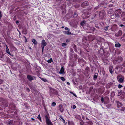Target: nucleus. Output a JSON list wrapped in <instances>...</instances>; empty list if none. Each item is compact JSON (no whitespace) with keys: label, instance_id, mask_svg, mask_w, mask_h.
<instances>
[{"label":"nucleus","instance_id":"obj_1","mask_svg":"<svg viewBox=\"0 0 125 125\" xmlns=\"http://www.w3.org/2000/svg\"><path fill=\"white\" fill-rule=\"evenodd\" d=\"M105 15V13L104 10L100 11L99 12V17L101 19H102Z\"/></svg>","mask_w":125,"mask_h":125},{"label":"nucleus","instance_id":"obj_2","mask_svg":"<svg viewBox=\"0 0 125 125\" xmlns=\"http://www.w3.org/2000/svg\"><path fill=\"white\" fill-rule=\"evenodd\" d=\"M117 78L118 81L120 83H122L123 82L124 78L122 76V75H118Z\"/></svg>","mask_w":125,"mask_h":125},{"label":"nucleus","instance_id":"obj_3","mask_svg":"<svg viewBox=\"0 0 125 125\" xmlns=\"http://www.w3.org/2000/svg\"><path fill=\"white\" fill-rule=\"evenodd\" d=\"M87 29L88 30V32L89 33L93 32L95 30V28L90 26H88Z\"/></svg>","mask_w":125,"mask_h":125},{"label":"nucleus","instance_id":"obj_4","mask_svg":"<svg viewBox=\"0 0 125 125\" xmlns=\"http://www.w3.org/2000/svg\"><path fill=\"white\" fill-rule=\"evenodd\" d=\"M90 15V13H89V12H84L82 14V16L83 19H85L88 18Z\"/></svg>","mask_w":125,"mask_h":125},{"label":"nucleus","instance_id":"obj_5","mask_svg":"<svg viewBox=\"0 0 125 125\" xmlns=\"http://www.w3.org/2000/svg\"><path fill=\"white\" fill-rule=\"evenodd\" d=\"M78 62L81 65L83 66L86 63V62L84 61L83 59H78Z\"/></svg>","mask_w":125,"mask_h":125},{"label":"nucleus","instance_id":"obj_6","mask_svg":"<svg viewBox=\"0 0 125 125\" xmlns=\"http://www.w3.org/2000/svg\"><path fill=\"white\" fill-rule=\"evenodd\" d=\"M8 104L7 102H3L1 104H0V108L1 107L5 108L6 107L8 106Z\"/></svg>","mask_w":125,"mask_h":125},{"label":"nucleus","instance_id":"obj_7","mask_svg":"<svg viewBox=\"0 0 125 125\" xmlns=\"http://www.w3.org/2000/svg\"><path fill=\"white\" fill-rule=\"evenodd\" d=\"M46 122L47 124L49 125H53L52 123L48 118V116L46 115L45 116Z\"/></svg>","mask_w":125,"mask_h":125},{"label":"nucleus","instance_id":"obj_8","mask_svg":"<svg viewBox=\"0 0 125 125\" xmlns=\"http://www.w3.org/2000/svg\"><path fill=\"white\" fill-rule=\"evenodd\" d=\"M35 78V77L32 76L31 75H28L27 76V78L30 81L34 80Z\"/></svg>","mask_w":125,"mask_h":125},{"label":"nucleus","instance_id":"obj_9","mask_svg":"<svg viewBox=\"0 0 125 125\" xmlns=\"http://www.w3.org/2000/svg\"><path fill=\"white\" fill-rule=\"evenodd\" d=\"M47 45V43L44 40L42 41L41 43V46L42 48H44V47Z\"/></svg>","mask_w":125,"mask_h":125},{"label":"nucleus","instance_id":"obj_10","mask_svg":"<svg viewBox=\"0 0 125 125\" xmlns=\"http://www.w3.org/2000/svg\"><path fill=\"white\" fill-rule=\"evenodd\" d=\"M9 107L11 109L15 110V106L14 104L13 103H11L10 104Z\"/></svg>","mask_w":125,"mask_h":125},{"label":"nucleus","instance_id":"obj_11","mask_svg":"<svg viewBox=\"0 0 125 125\" xmlns=\"http://www.w3.org/2000/svg\"><path fill=\"white\" fill-rule=\"evenodd\" d=\"M104 53V51L102 48H100V49H99L98 52V54H100L101 55H103Z\"/></svg>","mask_w":125,"mask_h":125},{"label":"nucleus","instance_id":"obj_12","mask_svg":"<svg viewBox=\"0 0 125 125\" xmlns=\"http://www.w3.org/2000/svg\"><path fill=\"white\" fill-rule=\"evenodd\" d=\"M89 4V3L87 1H86L82 3L81 4L82 6L84 7L85 6L88 5Z\"/></svg>","mask_w":125,"mask_h":125},{"label":"nucleus","instance_id":"obj_13","mask_svg":"<svg viewBox=\"0 0 125 125\" xmlns=\"http://www.w3.org/2000/svg\"><path fill=\"white\" fill-rule=\"evenodd\" d=\"M59 73L61 74H64L65 73V72L64 71V68L63 67H62L60 71L59 72Z\"/></svg>","mask_w":125,"mask_h":125},{"label":"nucleus","instance_id":"obj_14","mask_svg":"<svg viewBox=\"0 0 125 125\" xmlns=\"http://www.w3.org/2000/svg\"><path fill=\"white\" fill-rule=\"evenodd\" d=\"M109 69L110 72L111 74L113 73L114 69L113 67L112 66H110L109 67Z\"/></svg>","mask_w":125,"mask_h":125},{"label":"nucleus","instance_id":"obj_15","mask_svg":"<svg viewBox=\"0 0 125 125\" xmlns=\"http://www.w3.org/2000/svg\"><path fill=\"white\" fill-rule=\"evenodd\" d=\"M63 33L65 34H68V35H70V34H73V35H75V34H72L71 33L68 31H63Z\"/></svg>","mask_w":125,"mask_h":125},{"label":"nucleus","instance_id":"obj_16","mask_svg":"<svg viewBox=\"0 0 125 125\" xmlns=\"http://www.w3.org/2000/svg\"><path fill=\"white\" fill-rule=\"evenodd\" d=\"M62 104H61L59 105V107L60 108V111L62 112H63L64 109L63 108V107L62 105Z\"/></svg>","mask_w":125,"mask_h":125},{"label":"nucleus","instance_id":"obj_17","mask_svg":"<svg viewBox=\"0 0 125 125\" xmlns=\"http://www.w3.org/2000/svg\"><path fill=\"white\" fill-rule=\"evenodd\" d=\"M98 74L97 73H95L94 75L93 79L94 80H96L98 77Z\"/></svg>","mask_w":125,"mask_h":125},{"label":"nucleus","instance_id":"obj_18","mask_svg":"<svg viewBox=\"0 0 125 125\" xmlns=\"http://www.w3.org/2000/svg\"><path fill=\"white\" fill-rule=\"evenodd\" d=\"M86 23V22L85 20H83L81 22L80 24L82 26H83Z\"/></svg>","mask_w":125,"mask_h":125},{"label":"nucleus","instance_id":"obj_19","mask_svg":"<svg viewBox=\"0 0 125 125\" xmlns=\"http://www.w3.org/2000/svg\"><path fill=\"white\" fill-rule=\"evenodd\" d=\"M0 102H7V100L4 98L0 97Z\"/></svg>","mask_w":125,"mask_h":125},{"label":"nucleus","instance_id":"obj_20","mask_svg":"<svg viewBox=\"0 0 125 125\" xmlns=\"http://www.w3.org/2000/svg\"><path fill=\"white\" fill-rule=\"evenodd\" d=\"M113 11L112 10V9H110L108 10L107 11V13L108 14H111L113 12Z\"/></svg>","mask_w":125,"mask_h":125},{"label":"nucleus","instance_id":"obj_21","mask_svg":"<svg viewBox=\"0 0 125 125\" xmlns=\"http://www.w3.org/2000/svg\"><path fill=\"white\" fill-rule=\"evenodd\" d=\"M116 102L117 103V107L118 108L120 107L121 106L122 104L121 103L118 101H117Z\"/></svg>","mask_w":125,"mask_h":125},{"label":"nucleus","instance_id":"obj_22","mask_svg":"<svg viewBox=\"0 0 125 125\" xmlns=\"http://www.w3.org/2000/svg\"><path fill=\"white\" fill-rule=\"evenodd\" d=\"M104 102H108L109 101V98L107 96L105 97L104 98Z\"/></svg>","mask_w":125,"mask_h":125},{"label":"nucleus","instance_id":"obj_23","mask_svg":"<svg viewBox=\"0 0 125 125\" xmlns=\"http://www.w3.org/2000/svg\"><path fill=\"white\" fill-rule=\"evenodd\" d=\"M32 42L35 45H36L37 44V41L35 39H33L32 40Z\"/></svg>","mask_w":125,"mask_h":125},{"label":"nucleus","instance_id":"obj_24","mask_svg":"<svg viewBox=\"0 0 125 125\" xmlns=\"http://www.w3.org/2000/svg\"><path fill=\"white\" fill-rule=\"evenodd\" d=\"M122 31L121 30L119 31L117 33V34L118 36H121L122 34Z\"/></svg>","mask_w":125,"mask_h":125},{"label":"nucleus","instance_id":"obj_25","mask_svg":"<svg viewBox=\"0 0 125 125\" xmlns=\"http://www.w3.org/2000/svg\"><path fill=\"white\" fill-rule=\"evenodd\" d=\"M116 11L117 12V13H119V14H120L121 12V11L120 9H118V10H116Z\"/></svg>","mask_w":125,"mask_h":125},{"label":"nucleus","instance_id":"obj_26","mask_svg":"<svg viewBox=\"0 0 125 125\" xmlns=\"http://www.w3.org/2000/svg\"><path fill=\"white\" fill-rule=\"evenodd\" d=\"M121 45L118 43L115 44V46L116 47H119Z\"/></svg>","mask_w":125,"mask_h":125},{"label":"nucleus","instance_id":"obj_27","mask_svg":"<svg viewBox=\"0 0 125 125\" xmlns=\"http://www.w3.org/2000/svg\"><path fill=\"white\" fill-rule=\"evenodd\" d=\"M6 52L7 53H8L9 52V50L8 48V46L7 45H6Z\"/></svg>","mask_w":125,"mask_h":125},{"label":"nucleus","instance_id":"obj_28","mask_svg":"<svg viewBox=\"0 0 125 125\" xmlns=\"http://www.w3.org/2000/svg\"><path fill=\"white\" fill-rule=\"evenodd\" d=\"M60 117L61 119H62L63 122L65 123V121L64 119L62 117V116L60 115Z\"/></svg>","mask_w":125,"mask_h":125},{"label":"nucleus","instance_id":"obj_29","mask_svg":"<svg viewBox=\"0 0 125 125\" xmlns=\"http://www.w3.org/2000/svg\"><path fill=\"white\" fill-rule=\"evenodd\" d=\"M111 104H109L107 105H106V106L108 108H110V107H111Z\"/></svg>","mask_w":125,"mask_h":125},{"label":"nucleus","instance_id":"obj_30","mask_svg":"<svg viewBox=\"0 0 125 125\" xmlns=\"http://www.w3.org/2000/svg\"><path fill=\"white\" fill-rule=\"evenodd\" d=\"M15 65H16V64H15L14 65H13L12 66V68H13V69L14 70H17V68L16 67H15Z\"/></svg>","mask_w":125,"mask_h":125},{"label":"nucleus","instance_id":"obj_31","mask_svg":"<svg viewBox=\"0 0 125 125\" xmlns=\"http://www.w3.org/2000/svg\"><path fill=\"white\" fill-rule=\"evenodd\" d=\"M52 61V59L51 58L50 59L48 60L47 62L49 63H51Z\"/></svg>","mask_w":125,"mask_h":125},{"label":"nucleus","instance_id":"obj_32","mask_svg":"<svg viewBox=\"0 0 125 125\" xmlns=\"http://www.w3.org/2000/svg\"><path fill=\"white\" fill-rule=\"evenodd\" d=\"M41 79L42 81H44V82H46L48 81L47 80L45 79L41 78Z\"/></svg>","mask_w":125,"mask_h":125},{"label":"nucleus","instance_id":"obj_33","mask_svg":"<svg viewBox=\"0 0 125 125\" xmlns=\"http://www.w3.org/2000/svg\"><path fill=\"white\" fill-rule=\"evenodd\" d=\"M69 125H74L73 123V122H68Z\"/></svg>","mask_w":125,"mask_h":125},{"label":"nucleus","instance_id":"obj_34","mask_svg":"<svg viewBox=\"0 0 125 125\" xmlns=\"http://www.w3.org/2000/svg\"><path fill=\"white\" fill-rule=\"evenodd\" d=\"M125 16V12H123L121 15V17H123Z\"/></svg>","mask_w":125,"mask_h":125},{"label":"nucleus","instance_id":"obj_35","mask_svg":"<svg viewBox=\"0 0 125 125\" xmlns=\"http://www.w3.org/2000/svg\"><path fill=\"white\" fill-rule=\"evenodd\" d=\"M99 8V7L98 6H97V7H95L94 10V11H96V10L97 9H98Z\"/></svg>","mask_w":125,"mask_h":125},{"label":"nucleus","instance_id":"obj_36","mask_svg":"<svg viewBox=\"0 0 125 125\" xmlns=\"http://www.w3.org/2000/svg\"><path fill=\"white\" fill-rule=\"evenodd\" d=\"M22 33H23L24 34H27V32L26 31V29L24 30L22 32Z\"/></svg>","mask_w":125,"mask_h":125},{"label":"nucleus","instance_id":"obj_37","mask_svg":"<svg viewBox=\"0 0 125 125\" xmlns=\"http://www.w3.org/2000/svg\"><path fill=\"white\" fill-rule=\"evenodd\" d=\"M116 16L114 14H113L111 16V18L112 19H114L115 17Z\"/></svg>","mask_w":125,"mask_h":125},{"label":"nucleus","instance_id":"obj_38","mask_svg":"<svg viewBox=\"0 0 125 125\" xmlns=\"http://www.w3.org/2000/svg\"><path fill=\"white\" fill-rule=\"evenodd\" d=\"M77 16L78 15L76 13V12H75L74 14V17H77Z\"/></svg>","mask_w":125,"mask_h":125},{"label":"nucleus","instance_id":"obj_39","mask_svg":"<svg viewBox=\"0 0 125 125\" xmlns=\"http://www.w3.org/2000/svg\"><path fill=\"white\" fill-rule=\"evenodd\" d=\"M66 44L65 43H63L62 44V46L64 47L66 46Z\"/></svg>","mask_w":125,"mask_h":125},{"label":"nucleus","instance_id":"obj_40","mask_svg":"<svg viewBox=\"0 0 125 125\" xmlns=\"http://www.w3.org/2000/svg\"><path fill=\"white\" fill-rule=\"evenodd\" d=\"M60 78L63 81H64L65 80V78L64 77H60Z\"/></svg>","mask_w":125,"mask_h":125},{"label":"nucleus","instance_id":"obj_41","mask_svg":"<svg viewBox=\"0 0 125 125\" xmlns=\"http://www.w3.org/2000/svg\"><path fill=\"white\" fill-rule=\"evenodd\" d=\"M122 91L120 90V91L118 92V96H120L121 94Z\"/></svg>","mask_w":125,"mask_h":125},{"label":"nucleus","instance_id":"obj_42","mask_svg":"<svg viewBox=\"0 0 125 125\" xmlns=\"http://www.w3.org/2000/svg\"><path fill=\"white\" fill-rule=\"evenodd\" d=\"M101 84V82H97L96 84L98 85H100Z\"/></svg>","mask_w":125,"mask_h":125},{"label":"nucleus","instance_id":"obj_43","mask_svg":"<svg viewBox=\"0 0 125 125\" xmlns=\"http://www.w3.org/2000/svg\"><path fill=\"white\" fill-rule=\"evenodd\" d=\"M70 93H71L72 94H73L75 97H77V96L76 95V94H74V93H73V92H70Z\"/></svg>","mask_w":125,"mask_h":125},{"label":"nucleus","instance_id":"obj_44","mask_svg":"<svg viewBox=\"0 0 125 125\" xmlns=\"http://www.w3.org/2000/svg\"><path fill=\"white\" fill-rule=\"evenodd\" d=\"M3 82V80L0 79V85L2 84V83Z\"/></svg>","mask_w":125,"mask_h":125},{"label":"nucleus","instance_id":"obj_45","mask_svg":"<svg viewBox=\"0 0 125 125\" xmlns=\"http://www.w3.org/2000/svg\"><path fill=\"white\" fill-rule=\"evenodd\" d=\"M37 118L38 119H39L41 121V119L40 117V115L39 114L37 117Z\"/></svg>","mask_w":125,"mask_h":125},{"label":"nucleus","instance_id":"obj_46","mask_svg":"<svg viewBox=\"0 0 125 125\" xmlns=\"http://www.w3.org/2000/svg\"><path fill=\"white\" fill-rule=\"evenodd\" d=\"M101 101L102 103H103L104 102V99L103 97H102L101 99Z\"/></svg>","mask_w":125,"mask_h":125},{"label":"nucleus","instance_id":"obj_47","mask_svg":"<svg viewBox=\"0 0 125 125\" xmlns=\"http://www.w3.org/2000/svg\"><path fill=\"white\" fill-rule=\"evenodd\" d=\"M118 58L119 59H120L121 61H122L123 59L120 56Z\"/></svg>","mask_w":125,"mask_h":125},{"label":"nucleus","instance_id":"obj_48","mask_svg":"<svg viewBox=\"0 0 125 125\" xmlns=\"http://www.w3.org/2000/svg\"><path fill=\"white\" fill-rule=\"evenodd\" d=\"M123 86L120 85V84H119L118 86V87L119 88H120L121 87H122Z\"/></svg>","mask_w":125,"mask_h":125},{"label":"nucleus","instance_id":"obj_49","mask_svg":"<svg viewBox=\"0 0 125 125\" xmlns=\"http://www.w3.org/2000/svg\"><path fill=\"white\" fill-rule=\"evenodd\" d=\"M108 26H107L104 29V30H105V31H107L108 29Z\"/></svg>","mask_w":125,"mask_h":125},{"label":"nucleus","instance_id":"obj_50","mask_svg":"<svg viewBox=\"0 0 125 125\" xmlns=\"http://www.w3.org/2000/svg\"><path fill=\"white\" fill-rule=\"evenodd\" d=\"M26 91H27L29 92L30 91V90L29 88H26Z\"/></svg>","mask_w":125,"mask_h":125},{"label":"nucleus","instance_id":"obj_51","mask_svg":"<svg viewBox=\"0 0 125 125\" xmlns=\"http://www.w3.org/2000/svg\"><path fill=\"white\" fill-rule=\"evenodd\" d=\"M65 30H68V31H69L70 30V29L69 28H67V27H66L65 28Z\"/></svg>","mask_w":125,"mask_h":125},{"label":"nucleus","instance_id":"obj_52","mask_svg":"<svg viewBox=\"0 0 125 125\" xmlns=\"http://www.w3.org/2000/svg\"><path fill=\"white\" fill-rule=\"evenodd\" d=\"M80 124L81 125H83L84 124V123L83 121H82L80 122Z\"/></svg>","mask_w":125,"mask_h":125},{"label":"nucleus","instance_id":"obj_53","mask_svg":"<svg viewBox=\"0 0 125 125\" xmlns=\"http://www.w3.org/2000/svg\"><path fill=\"white\" fill-rule=\"evenodd\" d=\"M2 17V15L1 11H0V18H1Z\"/></svg>","mask_w":125,"mask_h":125},{"label":"nucleus","instance_id":"obj_54","mask_svg":"<svg viewBox=\"0 0 125 125\" xmlns=\"http://www.w3.org/2000/svg\"><path fill=\"white\" fill-rule=\"evenodd\" d=\"M7 53L8 54H9V55H11V56H13V55H12L10 53V51L9 52H8V53Z\"/></svg>","mask_w":125,"mask_h":125},{"label":"nucleus","instance_id":"obj_55","mask_svg":"<svg viewBox=\"0 0 125 125\" xmlns=\"http://www.w3.org/2000/svg\"><path fill=\"white\" fill-rule=\"evenodd\" d=\"M122 65L123 66L125 67V61L123 62Z\"/></svg>","mask_w":125,"mask_h":125},{"label":"nucleus","instance_id":"obj_56","mask_svg":"<svg viewBox=\"0 0 125 125\" xmlns=\"http://www.w3.org/2000/svg\"><path fill=\"white\" fill-rule=\"evenodd\" d=\"M76 108V106L75 105H73V109H75Z\"/></svg>","mask_w":125,"mask_h":125},{"label":"nucleus","instance_id":"obj_57","mask_svg":"<svg viewBox=\"0 0 125 125\" xmlns=\"http://www.w3.org/2000/svg\"><path fill=\"white\" fill-rule=\"evenodd\" d=\"M24 37L25 38V42H27V38L25 36H24Z\"/></svg>","mask_w":125,"mask_h":125},{"label":"nucleus","instance_id":"obj_58","mask_svg":"<svg viewBox=\"0 0 125 125\" xmlns=\"http://www.w3.org/2000/svg\"><path fill=\"white\" fill-rule=\"evenodd\" d=\"M52 106H54L55 105V102H53L52 104Z\"/></svg>","mask_w":125,"mask_h":125},{"label":"nucleus","instance_id":"obj_59","mask_svg":"<svg viewBox=\"0 0 125 125\" xmlns=\"http://www.w3.org/2000/svg\"><path fill=\"white\" fill-rule=\"evenodd\" d=\"M44 48H42V54H43V52L44 50Z\"/></svg>","mask_w":125,"mask_h":125},{"label":"nucleus","instance_id":"obj_60","mask_svg":"<svg viewBox=\"0 0 125 125\" xmlns=\"http://www.w3.org/2000/svg\"><path fill=\"white\" fill-rule=\"evenodd\" d=\"M66 42H69V40L68 39H67L66 41Z\"/></svg>","mask_w":125,"mask_h":125},{"label":"nucleus","instance_id":"obj_61","mask_svg":"<svg viewBox=\"0 0 125 125\" xmlns=\"http://www.w3.org/2000/svg\"><path fill=\"white\" fill-rule=\"evenodd\" d=\"M122 20L124 21H125V17L123 18Z\"/></svg>","mask_w":125,"mask_h":125},{"label":"nucleus","instance_id":"obj_62","mask_svg":"<svg viewBox=\"0 0 125 125\" xmlns=\"http://www.w3.org/2000/svg\"><path fill=\"white\" fill-rule=\"evenodd\" d=\"M67 84L68 85H70V83L69 82H67Z\"/></svg>","mask_w":125,"mask_h":125},{"label":"nucleus","instance_id":"obj_63","mask_svg":"<svg viewBox=\"0 0 125 125\" xmlns=\"http://www.w3.org/2000/svg\"><path fill=\"white\" fill-rule=\"evenodd\" d=\"M16 24H18L19 23V22L17 20L16 21Z\"/></svg>","mask_w":125,"mask_h":125},{"label":"nucleus","instance_id":"obj_64","mask_svg":"<svg viewBox=\"0 0 125 125\" xmlns=\"http://www.w3.org/2000/svg\"><path fill=\"white\" fill-rule=\"evenodd\" d=\"M125 109V108H124V107H123V108L122 107V109L121 110H122V111H124V110Z\"/></svg>","mask_w":125,"mask_h":125}]
</instances>
